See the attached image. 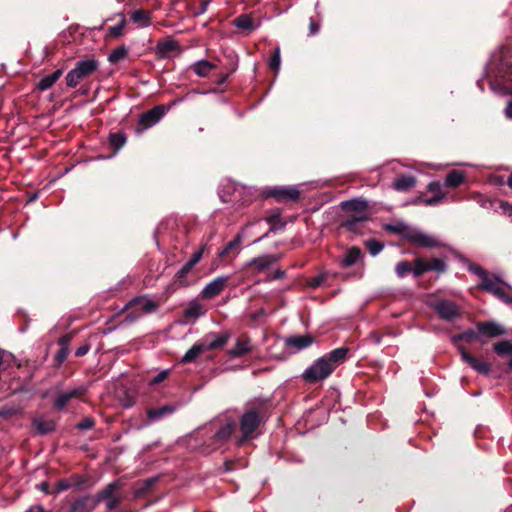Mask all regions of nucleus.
I'll list each match as a JSON object with an SVG mask.
<instances>
[{
	"label": "nucleus",
	"mask_w": 512,
	"mask_h": 512,
	"mask_svg": "<svg viewBox=\"0 0 512 512\" xmlns=\"http://www.w3.org/2000/svg\"><path fill=\"white\" fill-rule=\"evenodd\" d=\"M486 77L492 90L512 94V48L501 46L491 55Z\"/></svg>",
	"instance_id": "obj_1"
},
{
	"label": "nucleus",
	"mask_w": 512,
	"mask_h": 512,
	"mask_svg": "<svg viewBox=\"0 0 512 512\" xmlns=\"http://www.w3.org/2000/svg\"><path fill=\"white\" fill-rule=\"evenodd\" d=\"M268 419V404L261 401L248 407L240 417L239 428L242 433L238 441L239 445H243L249 440L254 439L258 433V428Z\"/></svg>",
	"instance_id": "obj_2"
},
{
	"label": "nucleus",
	"mask_w": 512,
	"mask_h": 512,
	"mask_svg": "<svg viewBox=\"0 0 512 512\" xmlns=\"http://www.w3.org/2000/svg\"><path fill=\"white\" fill-rule=\"evenodd\" d=\"M386 232L400 235L404 240L415 247L439 248L443 244L434 236L419 231L405 224L404 222L387 223L383 226Z\"/></svg>",
	"instance_id": "obj_3"
},
{
	"label": "nucleus",
	"mask_w": 512,
	"mask_h": 512,
	"mask_svg": "<svg viewBox=\"0 0 512 512\" xmlns=\"http://www.w3.org/2000/svg\"><path fill=\"white\" fill-rule=\"evenodd\" d=\"M479 339L482 344L485 343L484 340L481 339V336L477 331L473 329H467L462 333L453 335L451 338V342L457 346L458 352L461 355L462 360L467 363L471 368L482 375H489L491 372V364L485 361H481L475 356L471 355L469 351L461 345V342L471 343L475 340Z\"/></svg>",
	"instance_id": "obj_4"
},
{
	"label": "nucleus",
	"mask_w": 512,
	"mask_h": 512,
	"mask_svg": "<svg viewBox=\"0 0 512 512\" xmlns=\"http://www.w3.org/2000/svg\"><path fill=\"white\" fill-rule=\"evenodd\" d=\"M211 336H213L214 339L210 342H207V339L201 342H196L185 353L180 362L182 364L192 363L196 360L198 356H200L205 351L221 349L227 344L230 334L226 332L220 335L212 334Z\"/></svg>",
	"instance_id": "obj_5"
},
{
	"label": "nucleus",
	"mask_w": 512,
	"mask_h": 512,
	"mask_svg": "<svg viewBox=\"0 0 512 512\" xmlns=\"http://www.w3.org/2000/svg\"><path fill=\"white\" fill-rule=\"evenodd\" d=\"M121 484L120 482L113 481L107 484L104 488L99 490L95 495H93V500H95L96 506L105 502L106 512L116 511L121 507V503L124 500V496L121 493H117Z\"/></svg>",
	"instance_id": "obj_6"
},
{
	"label": "nucleus",
	"mask_w": 512,
	"mask_h": 512,
	"mask_svg": "<svg viewBox=\"0 0 512 512\" xmlns=\"http://www.w3.org/2000/svg\"><path fill=\"white\" fill-rule=\"evenodd\" d=\"M99 67V62L94 58L77 61L75 67L66 75V85L76 87L82 80L92 75Z\"/></svg>",
	"instance_id": "obj_7"
},
{
	"label": "nucleus",
	"mask_w": 512,
	"mask_h": 512,
	"mask_svg": "<svg viewBox=\"0 0 512 512\" xmlns=\"http://www.w3.org/2000/svg\"><path fill=\"white\" fill-rule=\"evenodd\" d=\"M332 373L333 367L322 356L303 372L302 379L308 384H315L328 378Z\"/></svg>",
	"instance_id": "obj_8"
},
{
	"label": "nucleus",
	"mask_w": 512,
	"mask_h": 512,
	"mask_svg": "<svg viewBox=\"0 0 512 512\" xmlns=\"http://www.w3.org/2000/svg\"><path fill=\"white\" fill-rule=\"evenodd\" d=\"M93 495L85 494L70 499L64 498L60 503V512H92L96 508Z\"/></svg>",
	"instance_id": "obj_9"
},
{
	"label": "nucleus",
	"mask_w": 512,
	"mask_h": 512,
	"mask_svg": "<svg viewBox=\"0 0 512 512\" xmlns=\"http://www.w3.org/2000/svg\"><path fill=\"white\" fill-rule=\"evenodd\" d=\"M431 307L441 319L451 322L462 314L461 308L453 301L447 299H436L429 302Z\"/></svg>",
	"instance_id": "obj_10"
},
{
	"label": "nucleus",
	"mask_w": 512,
	"mask_h": 512,
	"mask_svg": "<svg viewBox=\"0 0 512 512\" xmlns=\"http://www.w3.org/2000/svg\"><path fill=\"white\" fill-rule=\"evenodd\" d=\"M500 283H502V280L498 276H494L493 278H485L478 287L483 291L491 293L502 302L512 304V295Z\"/></svg>",
	"instance_id": "obj_11"
},
{
	"label": "nucleus",
	"mask_w": 512,
	"mask_h": 512,
	"mask_svg": "<svg viewBox=\"0 0 512 512\" xmlns=\"http://www.w3.org/2000/svg\"><path fill=\"white\" fill-rule=\"evenodd\" d=\"M165 113L166 109L163 105H157L152 109L142 113L135 127V132L137 134H140L146 129L154 126L156 123L160 121V119L165 115Z\"/></svg>",
	"instance_id": "obj_12"
},
{
	"label": "nucleus",
	"mask_w": 512,
	"mask_h": 512,
	"mask_svg": "<svg viewBox=\"0 0 512 512\" xmlns=\"http://www.w3.org/2000/svg\"><path fill=\"white\" fill-rule=\"evenodd\" d=\"M262 195L264 198H274L277 202L297 201L300 191L295 187H274L265 189Z\"/></svg>",
	"instance_id": "obj_13"
},
{
	"label": "nucleus",
	"mask_w": 512,
	"mask_h": 512,
	"mask_svg": "<svg viewBox=\"0 0 512 512\" xmlns=\"http://www.w3.org/2000/svg\"><path fill=\"white\" fill-rule=\"evenodd\" d=\"M155 52L158 58L165 59L170 57L173 53L179 54L181 52V47L172 37H165L158 40Z\"/></svg>",
	"instance_id": "obj_14"
},
{
	"label": "nucleus",
	"mask_w": 512,
	"mask_h": 512,
	"mask_svg": "<svg viewBox=\"0 0 512 512\" xmlns=\"http://www.w3.org/2000/svg\"><path fill=\"white\" fill-rule=\"evenodd\" d=\"M476 328L482 337L495 338L506 334V329L495 321H479Z\"/></svg>",
	"instance_id": "obj_15"
},
{
	"label": "nucleus",
	"mask_w": 512,
	"mask_h": 512,
	"mask_svg": "<svg viewBox=\"0 0 512 512\" xmlns=\"http://www.w3.org/2000/svg\"><path fill=\"white\" fill-rule=\"evenodd\" d=\"M86 393V388L84 386L76 387L72 390L61 392L53 401V408L57 411L63 410L66 405L72 400L76 398L82 397Z\"/></svg>",
	"instance_id": "obj_16"
},
{
	"label": "nucleus",
	"mask_w": 512,
	"mask_h": 512,
	"mask_svg": "<svg viewBox=\"0 0 512 512\" xmlns=\"http://www.w3.org/2000/svg\"><path fill=\"white\" fill-rule=\"evenodd\" d=\"M192 273L193 268L185 263L182 268L174 275L172 282L167 287V291L169 293H173L180 287H188L191 284L189 277Z\"/></svg>",
	"instance_id": "obj_17"
},
{
	"label": "nucleus",
	"mask_w": 512,
	"mask_h": 512,
	"mask_svg": "<svg viewBox=\"0 0 512 512\" xmlns=\"http://www.w3.org/2000/svg\"><path fill=\"white\" fill-rule=\"evenodd\" d=\"M228 280L229 276H219L215 278L203 288L200 294L201 297L203 299H213L218 296L227 285Z\"/></svg>",
	"instance_id": "obj_18"
},
{
	"label": "nucleus",
	"mask_w": 512,
	"mask_h": 512,
	"mask_svg": "<svg viewBox=\"0 0 512 512\" xmlns=\"http://www.w3.org/2000/svg\"><path fill=\"white\" fill-rule=\"evenodd\" d=\"M315 342V337L310 334L289 336L285 339V347L293 352L301 351Z\"/></svg>",
	"instance_id": "obj_19"
},
{
	"label": "nucleus",
	"mask_w": 512,
	"mask_h": 512,
	"mask_svg": "<svg viewBox=\"0 0 512 512\" xmlns=\"http://www.w3.org/2000/svg\"><path fill=\"white\" fill-rule=\"evenodd\" d=\"M340 207L343 211L354 212L356 215H368V202L361 198L343 201L341 202Z\"/></svg>",
	"instance_id": "obj_20"
},
{
	"label": "nucleus",
	"mask_w": 512,
	"mask_h": 512,
	"mask_svg": "<svg viewBox=\"0 0 512 512\" xmlns=\"http://www.w3.org/2000/svg\"><path fill=\"white\" fill-rule=\"evenodd\" d=\"M177 409L174 404H166L159 408H148L146 411L147 419L149 422H156L164 417L172 415Z\"/></svg>",
	"instance_id": "obj_21"
},
{
	"label": "nucleus",
	"mask_w": 512,
	"mask_h": 512,
	"mask_svg": "<svg viewBox=\"0 0 512 512\" xmlns=\"http://www.w3.org/2000/svg\"><path fill=\"white\" fill-rule=\"evenodd\" d=\"M348 352L349 348L339 347L325 354L323 357L327 360L328 364L333 367L334 371L341 363L346 360Z\"/></svg>",
	"instance_id": "obj_22"
},
{
	"label": "nucleus",
	"mask_w": 512,
	"mask_h": 512,
	"mask_svg": "<svg viewBox=\"0 0 512 512\" xmlns=\"http://www.w3.org/2000/svg\"><path fill=\"white\" fill-rule=\"evenodd\" d=\"M278 260L279 256L277 255H263L251 259L247 263V267L254 268L257 272H261L267 269L273 263L277 262Z\"/></svg>",
	"instance_id": "obj_23"
},
{
	"label": "nucleus",
	"mask_w": 512,
	"mask_h": 512,
	"mask_svg": "<svg viewBox=\"0 0 512 512\" xmlns=\"http://www.w3.org/2000/svg\"><path fill=\"white\" fill-rule=\"evenodd\" d=\"M252 350L251 340L248 336H241L237 339L234 347L229 351L232 357H242Z\"/></svg>",
	"instance_id": "obj_24"
},
{
	"label": "nucleus",
	"mask_w": 512,
	"mask_h": 512,
	"mask_svg": "<svg viewBox=\"0 0 512 512\" xmlns=\"http://www.w3.org/2000/svg\"><path fill=\"white\" fill-rule=\"evenodd\" d=\"M72 338V333H67L59 338L58 344L60 345V349L55 355V363L57 366H60L66 360L69 354V344Z\"/></svg>",
	"instance_id": "obj_25"
},
{
	"label": "nucleus",
	"mask_w": 512,
	"mask_h": 512,
	"mask_svg": "<svg viewBox=\"0 0 512 512\" xmlns=\"http://www.w3.org/2000/svg\"><path fill=\"white\" fill-rule=\"evenodd\" d=\"M129 307L135 308L142 313H151L159 307V304L145 297H136L129 303Z\"/></svg>",
	"instance_id": "obj_26"
},
{
	"label": "nucleus",
	"mask_w": 512,
	"mask_h": 512,
	"mask_svg": "<svg viewBox=\"0 0 512 512\" xmlns=\"http://www.w3.org/2000/svg\"><path fill=\"white\" fill-rule=\"evenodd\" d=\"M264 219L268 224H270V229L264 235V237H266L271 232L283 230L286 226V222L281 220V210L278 208L270 211Z\"/></svg>",
	"instance_id": "obj_27"
},
{
	"label": "nucleus",
	"mask_w": 512,
	"mask_h": 512,
	"mask_svg": "<svg viewBox=\"0 0 512 512\" xmlns=\"http://www.w3.org/2000/svg\"><path fill=\"white\" fill-rule=\"evenodd\" d=\"M369 220V215H356L351 214L347 215L345 219H343L341 223V227L345 228L347 231L358 233L359 232V224Z\"/></svg>",
	"instance_id": "obj_28"
},
{
	"label": "nucleus",
	"mask_w": 512,
	"mask_h": 512,
	"mask_svg": "<svg viewBox=\"0 0 512 512\" xmlns=\"http://www.w3.org/2000/svg\"><path fill=\"white\" fill-rule=\"evenodd\" d=\"M33 427L36 429L37 434L47 435L55 431L56 422L54 420H44L42 418H35L32 421Z\"/></svg>",
	"instance_id": "obj_29"
},
{
	"label": "nucleus",
	"mask_w": 512,
	"mask_h": 512,
	"mask_svg": "<svg viewBox=\"0 0 512 512\" xmlns=\"http://www.w3.org/2000/svg\"><path fill=\"white\" fill-rule=\"evenodd\" d=\"M361 256V249L357 246H353L346 251L343 258L340 260V266L343 268L351 267L359 260Z\"/></svg>",
	"instance_id": "obj_30"
},
{
	"label": "nucleus",
	"mask_w": 512,
	"mask_h": 512,
	"mask_svg": "<svg viewBox=\"0 0 512 512\" xmlns=\"http://www.w3.org/2000/svg\"><path fill=\"white\" fill-rule=\"evenodd\" d=\"M235 423L233 421L222 425L218 431L214 434L213 439L217 443H223L227 441L235 430Z\"/></svg>",
	"instance_id": "obj_31"
},
{
	"label": "nucleus",
	"mask_w": 512,
	"mask_h": 512,
	"mask_svg": "<svg viewBox=\"0 0 512 512\" xmlns=\"http://www.w3.org/2000/svg\"><path fill=\"white\" fill-rule=\"evenodd\" d=\"M68 478L70 481L71 488H74L77 490H85L91 486L89 484L91 477L87 474L74 473V474L70 475Z\"/></svg>",
	"instance_id": "obj_32"
},
{
	"label": "nucleus",
	"mask_w": 512,
	"mask_h": 512,
	"mask_svg": "<svg viewBox=\"0 0 512 512\" xmlns=\"http://www.w3.org/2000/svg\"><path fill=\"white\" fill-rule=\"evenodd\" d=\"M465 181V173L461 170H451L445 177L444 186L456 188Z\"/></svg>",
	"instance_id": "obj_33"
},
{
	"label": "nucleus",
	"mask_w": 512,
	"mask_h": 512,
	"mask_svg": "<svg viewBox=\"0 0 512 512\" xmlns=\"http://www.w3.org/2000/svg\"><path fill=\"white\" fill-rule=\"evenodd\" d=\"M416 184V178L412 175H400L393 182V188L397 191H406Z\"/></svg>",
	"instance_id": "obj_34"
},
{
	"label": "nucleus",
	"mask_w": 512,
	"mask_h": 512,
	"mask_svg": "<svg viewBox=\"0 0 512 512\" xmlns=\"http://www.w3.org/2000/svg\"><path fill=\"white\" fill-rule=\"evenodd\" d=\"M130 18L139 26L146 27L151 23V12L144 9H137L131 13Z\"/></svg>",
	"instance_id": "obj_35"
},
{
	"label": "nucleus",
	"mask_w": 512,
	"mask_h": 512,
	"mask_svg": "<svg viewBox=\"0 0 512 512\" xmlns=\"http://www.w3.org/2000/svg\"><path fill=\"white\" fill-rule=\"evenodd\" d=\"M62 73V69H57L50 75L41 78L36 85L37 89L40 91H45L49 89L61 77Z\"/></svg>",
	"instance_id": "obj_36"
},
{
	"label": "nucleus",
	"mask_w": 512,
	"mask_h": 512,
	"mask_svg": "<svg viewBox=\"0 0 512 512\" xmlns=\"http://www.w3.org/2000/svg\"><path fill=\"white\" fill-rule=\"evenodd\" d=\"M127 142V136L124 132L118 131L109 134V144L113 148L114 154L117 153Z\"/></svg>",
	"instance_id": "obj_37"
},
{
	"label": "nucleus",
	"mask_w": 512,
	"mask_h": 512,
	"mask_svg": "<svg viewBox=\"0 0 512 512\" xmlns=\"http://www.w3.org/2000/svg\"><path fill=\"white\" fill-rule=\"evenodd\" d=\"M234 25L242 30L252 31L255 29L254 19L247 14H242L233 20Z\"/></svg>",
	"instance_id": "obj_38"
},
{
	"label": "nucleus",
	"mask_w": 512,
	"mask_h": 512,
	"mask_svg": "<svg viewBox=\"0 0 512 512\" xmlns=\"http://www.w3.org/2000/svg\"><path fill=\"white\" fill-rule=\"evenodd\" d=\"M158 477H151L145 479L139 487H137L134 491V498H141L145 494H147L154 485L158 482Z\"/></svg>",
	"instance_id": "obj_39"
},
{
	"label": "nucleus",
	"mask_w": 512,
	"mask_h": 512,
	"mask_svg": "<svg viewBox=\"0 0 512 512\" xmlns=\"http://www.w3.org/2000/svg\"><path fill=\"white\" fill-rule=\"evenodd\" d=\"M214 68L215 65L207 60L198 61L193 65V71L200 77H206Z\"/></svg>",
	"instance_id": "obj_40"
},
{
	"label": "nucleus",
	"mask_w": 512,
	"mask_h": 512,
	"mask_svg": "<svg viewBox=\"0 0 512 512\" xmlns=\"http://www.w3.org/2000/svg\"><path fill=\"white\" fill-rule=\"evenodd\" d=\"M120 16L121 20L119 21V23L115 26H111L108 28L106 34L107 37L119 38L124 35V29L126 27L127 21L122 14Z\"/></svg>",
	"instance_id": "obj_41"
},
{
	"label": "nucleus",
	"mask_w": 512,
	"mask_h": 512,
	"mask_svg": "<svg viewBox=\"0 0 512 512\" xmlns=\"http://www.w3.org/2000/svg\"><path fill=\"white\" fill-rule=\"evenodd\" d=\"M493 349L495 353L501 357L505 355H512V342L509 340H503L494 343Z\"/></svg>",
	"instance_id": "obj_42"
},
{
	"label": "nucleus",
	"mask_w": 512,
	"mask_h": 512,
	"mask_svg": "<svg viewBox=\"0 0 512 512\" xmlns=\"http://www.w3.org/2000/svg\"><path fill=\"white\" fill-rule=\"evenodd\" d=\"M128 56V49L122 45L115 48L108 56V61L111 64H116L124 60Z\"/></svg>",
	"instance_id": "obj_43"
},
{
	"label": "nucleus",
	"mask_w": 512,
	"mask_h": 512,
	"mask_svg": "<svg viewBox=\"0 0 512 512\" xmlns=\"http://www.w3.org/2000/svg\"><path fill=\"white\" fill-rule=\"evenodd\" d=\"M428 271H429V269H428V265H427V260L422 257L416 258L414 261V266H413L414 276L416 278H419Z\"/></svg>",
	"instance_id": "obj_44"
},
{
	"label": "nucleus",
	"mask_w": 512,
	"mask_h": 512,
	"mask_svg": "<svg viewBox=\"0 0 512 512\" xmlns=\"http://www.w3.org/2000/svg\"><path fill=\"white\" fill-rule=\"evenodd\" d=\"M365 246L372 256H376L384 249V243L374 238L365 241Z\"/></svg>",
	"instance_id": "obj_45"
},
{
	"label": "nucleus",
	"mask_w": 512,
	"mask_h": 512,
	"mask_svg": "<svg viewBox=\"0 0 512 512\" xmlns=\"http://www.w3.org/2000/svg\"><path fill=\"white\" fill-rule=\"evenodd\" d=\"M427 265L429 271H436L438 273H443L447 269L445 261L439 258H432L429 261L427 260Z\"/></svg>",
	"instance_id": "obj_46"
},
{
	"label": "nucleus",
	"mask_w": 512,
	"mask_h": 512,
	"mask_svg": "<svg viewBox=\"0 0 512 512\" xmlns=\"http://www.w3.org/2000/svg\"><path fill=\"white\" fill-rule=\"evenodd\" d=\"M280 63H281V58H280V49L277 47L272 55L270 56V60H269V68L274 71V72H278L279 69H280Z\"/></svg>",
	"instance_id": "obj_47"
},
{
	"label": "nucleus",
	"mask_w": 512,
	"mask_h": 512,
	"mask_svg": "<svg viewBox=\"0 0 512 512\" xmlns=\"http://www.w3.org/2000/svg\"><path fill=\"white\" fill-rule=\"evenodd\" d=\"M202 314V307L200 304L195 303L190 305L187 309L184 311V316L186 318H197Z\"/></svg>",
	"instance_id": "obj_48"
},
{
	"label": "nucleus",
	"mask_w": 512,
	"mask_h": 512,
	"mask_svg": "<svg viewBox=\"0 0 512 512\" xmlns=\"http://www.w3.org/2000/svg\"><path fill=\"white\" fill-rule=\"evenodd\" d=\"M411 271L413 272V266L409 261H401L396 266V273L399 277H404Z\"/></svg>",
	"instance_id": "obj_49"
},
{
	"label": "nucleus",
	"mask_w": 512,
	"mask_h": 512,
	"mask_svg": "<svg viewBox=\"0 0 512 512\" xmlns=\"http://www.w3.org/2000/svg\"><path fill=\"white\" fill-rule=\"evenodd\" d=\"M205 248H206V245H203L202 247H200L197 251H195L190 259L186 262V264H188V266L194 268V266L200 262V260L202 259L203 257V254H204V251H205Z\"/></svg>",
	"instance_id": "obj_50"
},
{
	"label": "nucleus",
	"mask_w": 512,
	"mask_h": 512,
	"mask_svg": "<svg viewBox=\"0 0 512 512\" xmlns=\"http://www.w3.org/2000/svg\"><path fill=\"white\" fill-rule=\"evenodd\" d=\"M95 426V419L91 416L83 418L76 424V428L79 430H89Z\"/></svg>",
	"instance_id": "obj_51"
},
{
	"label": "nucleus",
	"mask_w": 512,
	"mask_h": 512,
	"mask_svg": "<svg viewBox=\"0 0 512 512\" xmlns=\"http://www.w3.org/2000/svg\"><path fill=\"white\" fill-rule=\"evenodd\" d=\"M70 488H71V486H70L69 478H61L55 484L54 494L55 495L59 494V493L66 491Z\"/></svg>",
	"instance_id": "obj_52"
},
{
	"label": "nucleus",
	"mask_w": 512,
	"mask_h": 512,
	"mask_svg": "<svg viewBox=\"0 0 512 512\" xmlns=\"http://www.w3.org/2000/svg\"><path fill=\"white\" fill-rule=\"evenodd\" d=\"M445 193H439L430 198L423 199V205L425 206H436L440 204L445 198Z\"/></svg>",
	"instance_id": "obj_53"
},
{
	"label": "nucleus",
	"mask_w": 512,
	"mask_h": 512,
	"mask_svg": "<svg viewBox=\"0 0 512 512\" xmlns=\"http://www.w3.org/2000/svg\"><path fill=\"white\" fill-rule=\"evenodd\" d=\"M469 270L474 273L475 275L479 276L481 278V281H483L485 278H490V276L488 275V273L486 272V270H484L481 266L479 265H471L469 267Z\"/></svg>",
	"instance_id": "obj_54"
},
{
	"label": "nucleus",
	"mask_w": 512,
	"mask_h": 512,
	"mask_svg": "<svg viewBox=\"0 0 512 512\" xmlns=\"http://www.w3.org/2000/svg\"><path fill=\"white\" fill-rule=\"evenodd\" d=\"M441 189H442V185L439 181H432L427 185V191L431 192V193H435V195L439 194V193H443L441 191Z\"/></svg>",
	"instance_id": "obj_55"
},
{
	"label": "nucleus",
	"mask_w": 512,
	"mask_h": 512,
	"mask_svg": "<svg viewBox=\"0 0 512 512\" xmlns=\"http://www.w3.org/2000/svg\"><path fill=\"white\" fill-rule=\"evenodd\" d=\"M168 375H169L168 370L161 371L151 380V384L156 385V384L161 383L168 377Z\"/></svg>",
	"instance_id": "obj_56"
},
{
	"label": "nucleus",
	"mask_w": 512,
	"mask_h": 512,
	"mask_svg": "<svg viewBox=\"0 0 512 512\" xmlns=\"http://www.w3.org/2000/svg\"><path fill=\"white\" fill-rule=\"evenodd\" d=\"M240 241V236H237L234 240L230 241L223 250L222 255L229 253V251L237 247L240 244Z\"/></svg>",
	"instance_id": "obj_57"
},
{
	"label": "nucleus",
	"mask_w": 512,
	"mask_h": 512,
	"mask_svg": "<svg viewBox=\"0 0 512 512\" xmlns=\"http://www.w3.org/2000/svg\"><path fill=\"white\" fill-rule=\"evenodd\" d=\"M90 349V344L88 342L84 343L83 345H81L76 351H75V356L76 357H82L84 355H86L88 353Z\"/></svg>",
	"instance_id": "obj_58"
},
{
	"label": "nucleus",
	"mask_w": 512,
	"mask_h": 512,
	"mask_svg": "<svg viewBox=\"0 0 512 512\" xmlns=\"http://www.w3.org/2000/svg\"><path fill=\"white\" fill-rule=\"evenodd\" d=\"M36 488L42 492H44L45 494H54V490L52 491L50 489V485L47 481H43L39 484L36 485Z\"/></svg>",
	"instance_id": "obj_59"
},
{
	"label": "nucleus",
	"mask_w": 512,
	"mask_h": 512,
	"mask_svg": "<svg viewBox=\"0 0 512 512\" xmlns=\"http://www.w3.org/2000/svg\"><path fill=\"white\" fill-rule=\"evenodd\" d=\"M324 281V277L322 275L315 276L310 281V287L317 288L322 285Z\"/></svg>",
	"instance_id": "obj_60"
},
{
	"label": "nucleus",
	"mask_w": 512,
	"mask_h": 512,
	"mask_svg": "<svg viewBox=\"0 0 512 512\" xmlns=\"http://www.w3.org/2000/svg\"><path fill=\"white\" fill-rule=\"evenodd\" d=\"M230 73H220L217 78L215 79V83L217 85H223L227 79L229 78Z\"/></svg>",
	"instance_id": "obj_61"
},
{
	"label": "nucleus",
	"mask_w": 512,
	"mask_h": 512,
	"mask_svg": "<svg viewBox=\"0 0 512 512\" xmlns=\"http://www.w3.org/2000/svg\"><path fill=\"white\" fill-rule=\"evenodd\" d=\"M309 31H310V35H315L319 31V24L316 21H314L313 19H311V21H310Z\"/></svg>",
	"instance_id": "obj_62"
},
{
	"label": "nucleus",
	"mask_w": 512,
	"mask_h": 512,
	"mask_svg": "<svg viewBox=\"0 0 512 512\" xmlns=\"http://www.w3.org/2000/svg\"><path fill=\"white\" fill-rule=\"evenodd\" d=\"M26 512H44V507L42 505H34L31 506Z\"/></svg>",
	"instance_id": "obj_63"
},
{
	"label": "nucleus",
	"mask_w": 512,
	"mask_h": 512,
	"mask_svg": "<svg viewBox=\"0 0 512 512\" xmlns=\"http://www.w3.org/2000/svg\"><path fill=\"white\" fill-rule=\"evenodd\" d=\"M285 276V271L277 269L273 274V279H282Z\"/></svg>",
	"instance_id": "obj_64"
}]
</instances>
